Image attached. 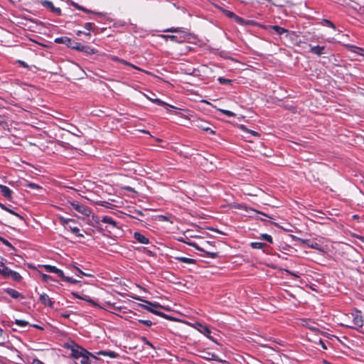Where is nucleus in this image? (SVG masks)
<instances>
[{
	"instance_id": "bf43d9fd",
	"label": "nucleus",
	"mask_w": 364,
	"mask_h": 364,
	"mask_svg": "<svg viewBox=\"0 0 364 364\" xmlns=\"http://www.w3.org/2000/svg\"><path fill=\"white\" fill-rule=\"evenodd\" d=\"M130 67H132V68H134L136 70H141V68H139V67H137V66H136V65H133L132 63L130 64Z\"/></svg>"
},
{
	"instance_id": "7c9ffc66",
	"label": "nucleus",
	"mask_w": 364,
	"mask_h": 364,
	"mask_svg": "<svg viewBox=\"0 0 364 364\" xmlns=\"http://www.w3.org/2000/svg\"><path fill=\"white\" fill-rule=\"evenodd\" d=\"M44 268L46 272H50V273H55L58 269L56 267L49 265V264L44 265Z\"/></svg>"
},
{
	"instance_id": "f03ea898",
	"label": "nucleus",
	"mask_w": 364,
	"mask_h": 364,
	"mask_svg": "<svg viewBox=\"0 0 364 364\" xmlns=\"http://www.w3.org/2000/svg\"><path fill=\"white\" fill-rule=\"evenodd\" d=\"M349 318H351V321L348 323L344 324L347 327L350 328H357L361 327L363 325V320L361 315V312L360 311H355L350 314Z\"/></svg>"
},
{
	"instance_id": "2f4dec72",
	"label": "nucleus",
	"mask_w": 364,
	"mask_h": 364,
	"mask_svg": "<svg viewBox=\"0 0 364 364\" xmlns=\"http://www.w3.org/2000/svg\"><path fill=\"white\" fill-rule=\"evenodd\" d=\"M260 238L267 241L269 243L273 242V239H272V236L268 234H262L260 235Z\"/></svg>"
},
{
	"instance_id": "aec40b11",
	"label": "nucleus",
	"mask_w": 364,
	"mask_h": 364,
	"mask_svg": "<svg viewBox=\"0 0 364 364\" xmlns=\"http://www.w3.org/2000/svg\"><path fill=\"white\" fill-rule=\"evenodd\" d=\"M72 5H73V6H75L77 9L80 10V11H84V12H85V13H93V14H97V15H98V16H100L103 15L102 13H96V12H93V11H90V10L87 9L86 8H84V7H82V6H80V5H79V4H77V3H74V2H73V3H72Z\"/></svg>"
},
{
	"instance_id": "338daca9",
	"label": "nucleus",
	"mask_w": 364,
	"mask_h": 364,
	"mask_svg": "<svg viewBox=\"0 0 364 364\" xmlns=\"http://www.w3.org/2000/svg\"><path fill=\"white\" fill-rule=\"evenodd\" d=\"M3 274V267H0V274L2 275Z\"/></svg>"
},
{
	"instance_id": "8fccbe9b",
	"label": "nucleus",
	"mask_w": 364,
	"mask_h": 364,
	"mask_svg": "<svg viewBox=\"0 0 364 364\" xmlns=\"http://www.w3.org/2000/svg\"><path fill=\"white\" fill-rule=\"evenodd\" d=\"M32 364H45L44 363H43L42 361H41L40 360L38 359H34L32 362Z\"/></svg>"
},
{
	"instance_id": "e433bc0d",
	"label": "nucleus",
	"mask_w": 364,
	"mask_h": 364,
	"mask_svg": "<svg viewBox=\"0 0 364 364\" xmlns=\"http://www.w3.org/2000/svg\"><path fill=\"white\" fill-rule=\"evenodd\" d=\"M94 26H94V24L92 23H86L84 25L85 28L87 29L89 31H93L94 30Z\"/></svg>"
},
{
	"instance_id": "603ef678",
	"label": "nucleus",
	"mask_w": 364,
	"mask_h": 364,
	"mask_svg": "<svg viewBox=\"0 0 364 364\" xmlns=\"http://www.w3.org/2000/svg\"><path fill=\"white\" fill-rule=\"evenodd\" d=\"M119 63H121L124 65H128V66H130V64H131L130 63H129L123 59H120Z\"/></svg>"
},
{
	"instance_id": "a211bd4d",
	"label": "nucleus",
	"mask_w": 364,
	"mask_h": 364,
	"mask_svg": "<svg viewBox=\"0 0 364 364\" xmlns=\"http://www.w3.org/2000/svg\"><path fill=\"white\" fill-rule=\"evenodd\" d=\"M0 267H3L2 277L5 279L9 278L11 274L10 272H11L12 270L6 267L2 262H0Z\"/></svg>"
},
{
	"instance_id": "393cba45",
	"label": "nucleus",
	"mask_w": 364,
	"mask_h": 364,
	"mask_svg": "<svg viewBox=\"0 0 364 364\" xmlns=\"http://www.w3.org/2000/svg\"><path fill=\"white\" fill-rule=\"evenodd\" d=\"M0 207H1L3 210H6V211L9 212V213L13 214V215H16V216L18 217V218H21V219H23V218H22L19 214H18L17 213L14 212L13 210H11V209H10V208H7V207H6V205H4V204L0 203Z\"/></svg>"
},
{
	"instance_id": "1a4fd4ad",
	"label": "nucleus",
	"mask_w": 364,
	"mask_h": 364,
	"mask_svg": "<svg viewBox=\"0 0 364 364\" xmlns=\"http://www.w3.org/2000/svg\"><path fill=\"white\" fill-rule=\"evenodd\" d=\"M39 300L45 306L51 308L53 306V302L51 301L49 296L45 293L40 294Z\"/></svg>"
},
{
	"instance_id": "b1692460",
	"label": "nucleus",
	"mask_w": 364,
	"mask_h": 364,
	"mask_svg": "<svg viewBox=\"0 0 364 364\" xmlns=\"http://www.w3.org/2000/svg\"><path fill=\"white\" fill-rule=\"evenodd\" d=\"M151 102L156 103V105H161V106H164L165 107L168 108V107H171V108H173V106L167 104L166 102H163L162 100H161L160 99H158V98H155L154 100H151Z\"/></svg>"
},
{
	"instance_id": "a19ab883",
	"label": "nucleus",
	"mask_w": 364,
	"mask_h": 364,
	"mask_svg": "<svg viewBox=\"0 0 364 364\" xmlns=\"http://www.w3.org/2000/svg\"><path fill=\"white\" fill-rule=\"evenodd\" d=\"M55 274H58V276L61 278L63 280L64 279V278L65 277L63 272L60 269H57V271L55 272Z\"/></svg>"
},
{
	"instance_id": "052dcab7",
	"label": "nucleus",
	"mask_w": 364,
	"mask_h": 364,
	"mask_svg": "<svg viewBox=\"0 0 364 364\" xmlns=\"http://www.w3.org/2000/svg\"><path fill=\"white\" fill-rule=\"evenodd\" d=\"M32 326H33V327H34V328H36L41 329V330H43V329L41 326H38V325H37V324H33V325H32Z\"/></svg>"
},
{
	"instance_id": "cd10ccee",
	"label": "nucleus",
	"mask_w": 364,
	"mask_h": 364,
	"mask_svg": "<svg viewBox=\"0 0 364 364\" xmlns=\"http://www.w3.org/2000/svg\"><path fill=\"white\" fill-rule=\"evenodd\" d=\"M240 129L242 130H243L244 132H245L247 133H250V134H252L253 136H259L258 132H257L255 131H253V130H250L247 127H245L244 125H242Z\"/></svg>"
},
{
	"instance_id": "72a5a7b5",
	"label": "nucleus",
	"mask_w": 364,
	"mask_h": 364,
	"mask_svg": "<svg viewBox=\"0 0 364 364\" xmlns=\"http://www.w3.org/2000/svg\"><path fill=\"white\" fill-rule=\"evenodd\" d=\"M55 42L56 43H66L68 45V42H71V39L69 38H67V37H65V38H56L55 39Z\"/></svg>"
},
{
	"instance_id": "49530a36",
	"label": "nucleus",
	"mask_w": 364,
	"mask_h": 364,
	"mask_svg": "<svg viewBox=\"0 0 364 364\" xmlns=\"http://www.w3.org/2000/svg\"><path fill=\"white\" fill-rule=\"evenodd\" d=\"M28 187H31L32 188H40V186L38 185L33 183H30L28 184Z\"/></svg>"
},
{
	"instance_id": "f8f14e48",
	"label": "nucleus",
	"mask_w": 364,
	"mask_h": 364,
	"mask_svg": "<svg viewBox=\"0 0 364 364\" xmlns=\"http://www.w3.org/2000/svg\"><path fill=\"white\" fill-rule=\"evenodd\" d=\"M0 192L5 198H11L12 191L9 187L0 184Z\"/></svg>"
},
{
	"instance_id": "a18cd8bd",
	"label": "nucleus",
	"mask_w": 364,
	"mask_h": 364,
	"mask_svg": "<svg viewBox=\"0 0 364 364\" xmlns=\"http://www.w3.org/2000/svg\"><path fill=\"white\" fill-rule=\"evenodd\" d=\"M218 81L221 83V84H228V83H230L231 82L230 80L229 79H226V78H223V77H219L218 78Z\"/></svg>"
},
{
	"instance_id": "864d4df0",
	"label": "nucleus",
	"mask_w": 364,
	"mask_h": 364,
	"mask_svg": "<svg viewBox=\"0 0 364 364\" xmlns=\"http://www.w3.org/2000/svg\"><path fill=\"white\" fill-rule=\"evenodd\" d=\"M284 271H285L287 274H290V275H292V276H294V277H299V276H298V275H296V274L295 273H294V272H291V271H289V270L285 269Z\"/></svg>"
},
{
	"instance_id": "13d9d810",
	"label": "nucleus",
	"mask_w": 364,
	"mask_h": 364,
	"mask_svg": "<svg viewBox=\"0 0 364 364\" xmlns=\"http://www.w3.org/2000/svg\"><path fill=\"white\" fill-rule=\"evenodd\" d=\"M82 33H83V32H82V31H78L77 32V35H78V36H80V34H82ZM84 34H85V35H87V36H90V33H84Z\"/></svg>"
},
{
	"instance_id": "dca6fc26",
	"label": "nucleus",
	"mask_w": 364,
	"mask_h": 364,
	"mask_svg": "<svg viewBox=\"0 0 364 364\" xmlns=\"http://www.w3.org/2000/svg\"><path fill=\"white\" fill-rule=\"evenodd\" d=\"M203 358L208 360H215L219 363H222L223 360L220 359L218 355H216L214 353L206 352L205 353V355L202 356Z\"/></svg>"
},
{
	"instance_id": "6e6d98bb",
	"label": "nucleus",
	"mask_w": 364,
	"mask_h": 364,
	"mask_svg": "<svg viewBox=\"0 0 364 364\" xmlns=\"http://www.w3.org/2000/svg\"><path fill=\"white\" fill-rule=\"evenodd\" d=\"M111 59L113 60V61H116V62H119L120 60V58H119L117 56H112L111 57Z\"/></svg>"
},
{
	"instance_id": "f704fd0d",
	"label": "nucleus",
	"mask_w": 364,
	"mask_h": 364,
	"mask_svg": "<svg viewBox=\"0 0 364 364\" xmlns=\"http://www.w3.org/2000/svg\"><path fill=\"white\" fill-rule=\"evenodd\" d=\"M351 51L358 55H362V52L364 51V50L357 46H352Z\"/></svg>"
},
{
	"instance_id": "c03bdc74",
	"label": "nucleus",
	"mask_w": 364,
	"mask_h": 364,
	"mask_svg": "<svg viewBox=\"0 0 364 364\" xmlns=\"http://www.w3.org/2000/svg\"><path fill=\"white\" fill-rule=\"evenodd\" d=\"M139 322H140L147 326H151L152 325V322L150 320L140 319V320H139Z\"/></svg>"
},
{
	"instance_id": "5701e85b",
	"label": "nucleus",
	"mask_w": 364,
	"mask_h": 364,
	"mask_svg": "<svg viewBox=\"0 0 364 364\" xmlns=\"http://www.w3.org/2000/svg\"><path fill=\"white\" fill-rule=\"evenodd\" d=\"M175 259L180 261L183 263L186 264H193L194 263L195 260L191 258L185 257H174Z\"/></svg>"
},
{
	"instance_id": "9d476101",
	"label": "nucleus",
	"mask_w": 364,
	"mask_h": 364,
	"mask_svg": "<svg viewBox=\"0 0 364 364\" xmlns=\"http://www.w3.org/2000/svg\"><path fill=\"white\" fill-rule=\"evenodd\" d=\"M310 52L317 55H321L326 53V47L320 46H311Z\"/></svg>"
},
{
	"instance_id": "4be33fe9",
	"label": "nucleus",
	"mask_w": 364,
	"mask_h": 364,
	"mask_svg": "<svg viewBox=\"0 0 364 364\" xmlns=\"http://www.w3.org/2000/svg\"><path fill=\"white\" fill-rule=\"evenodd\" d=\"M97 354L102 355H107L112 358H115L118 355L117 353L114 351H104V350L99 351L97 353Z\"/></svg>"
},
{
	"instance_id": "4c0bfd02",
	"label": "nucleus",
	"mask_w": 364,
	"mask_h": 364,
	"mask_svg": "<svg viewBox=\"0 0 364 364\" xmlns=\"http://www.w3.org/2000/svg\"><path fill=\"white\" fill-rule=\"evenodd\" d=\"M63 281H65V282H70L71 284H76L78 282L77 280L72 278V277H66L64 278Z\"/></svg>"
},
{
	"instance_id": "412c9836",
	"label": "nucleus",
	"mask_w": 364,
	"mask_h": 364,
	"mask_svg": "<svg viewBox=\"0 0 364 364\" xmlns=\"http://www.w3.org/2000/svg\"><path fill=\"white\" fill-rule=\"evenodd\" d=\"M10 273L11 274H10L9 278L12 279V280H14L15 282H21V281L22 277L21 276V274L18 272L12 270V272Z\"/></svg>"
},
{
	"instance_id": "0e129e2a",
	"label": "nucleus",
	"mask_w": 364,
	"mask_h": 364,
	"mask_svg": "<svg viewBox=\"0 0 364 364\" xmlns=\"http://www.w3.org/2000/svg\"><path fill=\"white\" fill-rule=\"evenodd\" d=\"M194 246L196 247V248L197 250H200V251H203V250L202 248H200V247H198V246H196V245H194Z\"/></svg>"
},
{
	"instance_id": "69168bd1",
	"label": "nucleus",
	"mask_w": 364,
	"mask_h": 364,
	"mask_svg": "<svg viewBox=\"0 0 364 364\" xmlns=\"http://www.w3.org/2000/svg\"><path fill=\"white\" fill-rule=\"evenodd\" d=\"M84 275L87 276V277H92V276L91 274H89V273H85Z\"/></svg>"
},
{
	"instance_id": "0eeeda50",
	"label": "nucleus",
	"mask_w": 364,
	"mask_h": 364,
	"mask_svg": "<svg viewBox=\"0 0 364 364\" xmlns=\"http://www.w3.org/2000/svg\"><path fill=\"white\" fill-rule=\"evenodd\" d=\"M196 126L203 131L210 132L212 134H215V132L208 127V124L206 122L197 120L196 122Z\"/></svg>"
},
{
	"instance_id": "6e6552de",
	"label": "nucleus",
	"mask_w": 364,
	"mask_h": 364,
	"mask_svg": "<svg viewBox=\"0 0 364 364\" xmlns=\"http://www.w3.org/2000/svg\"><path fill=\"white\" fill-rule=\"evenodd\" d=\"M73 49L77 50H80L85 52L88 54H94L95 53V50L93 48H91L89 46H82L81 43H76V46H73Z\"/></svg>"
},
{
	"instance_id": "20e7f679",
	"label": "nucleus",
	"mask_w": 364,
	"mask_h": 364,
	"mask_svg": "<svg viewBox=\"0 0 364 364\" xmlns=\"http://www.w3.org/2000/svg\"><path fill=\"white\" fill-rule=\"evenodd\" d=\"M70 205L79 213L82 214L84 216H90L92 213L91 209L77 201H68Z\"/></svg>"
},
{
	"instance_id": "bb28decb",
	"label": "nucleus",
	"mask_w": 364,
	"mask_h": 364,
	"mask_svg": "<svg viewBox=\"0 0 364 364\" xmlns=\"http://www.w3.org/2000/svg\"><path fill=\"white\" fill-rule=\"evenodd\" d=\"M15 324H16L19 327H26L29 325L28 322L21 319H16L14 321Z\"/></svg>"
},
{
	"instance_id": "ddd939ff",
	"label": "nucleus",
	"mask_w": 364,
	"mask_h": 364,
	"mask_svg": "<svg viewBox=\"0 0 364 364\" xmlns=\"http://www.w3.org/2000/svg\"><path fill=\"white\" fill-rule=\"evenodd\" d=\"M134 237L138 242L141 244H148L149 242L147 237L139 232H134Z\"/></svg>"
},
{
	"instance_id": "2eb2a0df",
	"label": "nucleus",
	"mask_w": 364,
	"mask_h": 364,
	"mask_svg": "<svg viewBox=\"0 0 364 364\" xmlns=\"http://www.w3.org/2000/svg\"><path fill=\"white\" fill-rule=\"evenodd\" d=\"M102 222L104 223L109 224L113 229L117 228V223L111 217L105 215L102 217Z\"/></svg>"
},
{
	"instance_id": "f3484780",
	"label": "nucleus",
	"mask_w": 364,
	"mask_h": 364,
	"mask_svg": "<svg viewBox=\"0 0 364 364\" xmlns=\"http://www.w3.org/2000/svg\"><path fill=\"white\" fill-rule=\"evenodd\" d=\"M5 291L7 294L14 299L23 298V296L18 291L14 289L9 288L6 289Z\"/></svg>"
},
{
	"instance_id": "c756f323",
	"label": "nucleus",
	"mask_w": 364,
	"mask_h": 364,
	"mask_svg": "<svg viewBox=\"0 0 364 364\" xmlns=\"http://www.w3.org/2000/svg\"><path fill=\"white\" fill-rule=\"evenodd\" d=\"M70 230L74 234H75L77 237H83V235L80 233V229L77 227H71L69 226Z\"/></svg>"
},
{
	"instance_id": "e2e57ef3",
	"label": "nucleus",
	"mask_w": 364,
	"mask_h": 364,
	"mask_svg": "<svg viewBox=\"0 0 364 364\" xmlns=\"http://www.w3.org/2000/svg\"><path fill=\"white\" fill-rule=\"evenodd\" d=\"M320 343H321V344L322 346V348H324V349H326V347L325 344L323 343V341H320Z\"/></svg>"
},
{
	"instance_id": "37998d69",
	"label": "nucleus",
	"mask_w": 364,
	"mask_h": 364,
	"mask_svg": "<svg viewBox=\"0 0 364 364\" xmlns=\"http://www.w3.org/2000/svg\"><path fill=\"white\" fill-rule=\"evenodd\" d=\"M0 241L4 244L5 245L8 246V247H11L12 245L11 244V242H9L7 240L4 239V237H1L0 236Z\"/></svg>"
},
{
	"instance_id": "423d86ee",
	"label": "nucleus",
	"mask_w": 364,
	"mask_h": 364,
	"mask_svg": "<svg viewBox=\"0 0 364 364\" xmlns=\"http://www.w3.org/2000/svg\"><path fill=\"white\" fill-rule=\"evenodd\" d=\"M296 240L297 241H299L300 243L304 244L311 248H313V249H315L317 250H321V245L316 242H312L310 240H304V239H301L299 237H296Z\"/></svg>"
},
{
	"instance_id": "58836bf2",
	"label": "nucleus",
	"mask_w": 364,
	"mask_h": 364,
	"mask_svg": "<svg viewBox=\"0 0 364 364\" xmlns=\"http://www.w3.org/2000/svg\"><path fill=\"white\" fill-rule=\"evenodd\" d=\"M82 299H84L85 301L89 302L90 304H91L93 306H98L93 299H90L87 296H85V297H84Z\"/></svg>"
},
{
	"instance_id": "7ed1b4c3",
	"label": "nucleus",
	"mask_w": 364,
	"mask_h": 364,
	"mask_svg": "<svg viewBox=\"0 0 364 364\" xmlns=\"http://www.w3.org/2000/svg\"><path fill=\"white\" fill-rule=\"evenodd\" d=\"M165 31L180 33V34L178 36V35L163 36L164 38H169L172 41H175V42L181 43L184 42L187 36L186 32L182 31L180 28H168V29L166 30Z\"/></svg>"
},
{
	"instance_id": "680f3d73",
	"label": "nucleus",
	"mask_w": 364,
	"mask_h": 364,
	"mask_svg": "<svg viewBox=\"0 0 364 364\" xmlns=\"http://www.w3.org/2000/svg\"><path fill=\"white\" fill-rule=\"evenodd\" d=\"M75 268H76V269L79 272V273H80V274L84 275L85 272H83L82 270H80V269L79 268H77V267H75Z\"/></svg>"
},
{
	"instance_id": "a878e982",
	"label": "nucleus",
	"mask_w": 364,
	"mask_h": 364,
	"mask_svg": "<svg viewBox=\"0 0 364 364\" xmlns=\"http://www.w3.org/2000/svg\"><path fill=\"white\" fill-rule=\"evenodd\" d=\"M277 34L282 35L284 33L287 32V30L285 28L280 27L279 26H272L271 27Z\"/></svg>"
},
{
	"instance_id": "3c124183",
	"label": "nucleus",
	"mask_w": 364,
	"mask_h": 364,
	"mask_svg": "<svg viewBox=\"0 0 364 364\" xmlns=\"http://www.w3.org/2000/svg\"><path fill=\"white\" fill-rule=\"evenodd\" d=\"M211 258H215L217 257V253L215 252H206Z\"/></svg>"
},
{
	"instance_id": "f257e3e1",
	"label": "nucleus",
	"mask_w": 364,
	"mask_h": 364,
	"mask_svg": "<svg viewBox=\"0 0 364 364\" xmlns=\"http://www.w3.org/2000/svg\"><path fill=\"white\" fill-rule=\"evenodd\" d=\"M65 347L70 349L71 355L76 359L81 358L84 355L90 354L87 350L73 342L70 344H66Z\"/></svg>"
},
{
	"instance_id": "c9c22d12",
	"label": "nucleus",
	"mask_w": 364,
	"mask_h": 364,
	"mask_svg": "<svg viewBox=\"0 0 364 364\" xmlns=\"http://www.w3.org/2000/svg\"><path fill=\"white\" fill-rule=\"evenodd\" d=\"M60 223L63 225H67L69 222H75L74 220L73 219H70V218H65L63 217H60Z\"/></svg>"
},
{
	"instance_id": "39448f33",
	"label": "nucleus",
	"mask_w": 364,
	"mask_h": 364,
	"mask_svg": "<svg viewBox=\"0 0 364 364\" xmlns=\"http://www.w3.org/2000/svg\"><path fill=\"white\" fill-rule=\"evenodd\" d=\"M144 302L145 303V304H141V306L146 309L147 311H150V312H152L156 315H163L162 313L156 311L155 309L156 308H158V307H160V305L157 303H151L150 301H144Z\"/></svg>"
},
{
	"instance_id": "9b49d317",
	"label": "nucleus",
	"mask_w": 364,
	"mask_h": 364,
	"mask_svg": "<svg viewBox=\"0 0 364 364\" xmlns=\"http://www.w3.org/2000/svg\"><path fill=\"white\" fill-rule=\"evenodd\" d=\"M42 4L44 6L49 8L51 11H53V13H55L58 15H60L61 13L60 9L55 7L53 6V4L50 1L44 0L43 1H42Z\"/></svg>"
},
{
	"instance_id": "c85d7f7f",
	"label": "nucleus",
	"mask_w": 364,
	"mask_h": 364,
	"mask_svg": "<svg viewBox=\"0 0 364 364\" xmlns=\"http://www.w3.org/2000/svg\"><path fill=\"white\" fill-rule=\"evenodd\" d=\"M264 246V243L259 242H254L251 243V247L254 249H262Z\"/></svg>"
},
{
	"instance_id": "de8ad7c7",
	"label": "nucleus",
	"mask_w": 364,
	"mask_h": 364,
	"mask_svg": "<svg viewBox=\"0 0 364 364\" xmlns=\"http://www.w3.org/2000/svg\"><path fill=\"white\" fill-rule=\"evenodd\" d=\"M76 43H77L71 40V42L68 43V46L73 48V46H76Z\"/></svg>"
},
{
	"instance_id": "774afa93",
	"label": "nucleus",
	"mask_w": 364,
	"mask_h": 364,
	"mask_svg": "<svg viewBox=\"0 0 364 364\" xmlns=\"http://www.w3.org/2000/svg\"><path fill=\"white\" fill-rule=\"evenodd\" d=\"M308 328H309L310 329H312V330H314L315 328L314 327H312L311 325H309V326H307Z\"/></svg>"
},
{
	"instance_id": "6ab92c4d",
	"label": "nucleus",
	"mask_w": 364,
	"mask_h": 364,
	"mask_svg": "<svg viewBox=\"0 0 364 364\" xmlns=\"http://www.w3.org/2000/svg\"><path fill=\"white\" fill-rule=\"evenodd\" d=\"M92 357L94 358H96L95 355H93L91 353L90 354L84 355L80 359L81 364H92V361L90 358V357Z\"/></svg>"
},
{
	"instance_id": "79ce46f5",
	"label": "nucleus",
	"mask_w": 364,
	"mask_h": 364,
	"mask_svg": "<svg viewBox=\"0 0 364 364\" xmlns=\"http://www.w3.org/2000/svg\"><path fill=\"white\" fill-rule=\"evenodd\" d=\"M55 274H58V276L61 278L63 280L64 279V278L65 277L63 272L60 269H57V271L55 272Z\"/></svg>"
},
{
	"instance_id": "ea45409f",
	"label": "nucleus",
	"mask_w": 364,
	"mask_h": 364,
	"mask_svg": "<svg viewBox=\"0 0 364 364\" xmlns=\"http://www.w3.org/2000/svg\"><path fill=\"white\" fill-rule=\"evenodd\" d=\"M237 208H240V209H245L247 213L252 211V212H256L254 209H252V208H248L247 207L245 206V205H237Z\"/></svg>"
},
{
	"instance_id": "4468645a",
	"label": "nucleus",
	"mask_w": 364,
	"mask_h": 364,
	"mask_svg": "<svg viewBox=\"0 0 364 364\" xmlns=\"http://www.w3.org/2000/svg\"><path fill=\"white\" fill-rule=\"evenodd\" d=\"M196 325L198 326L200 328H198V330L201 333L204 334L208 338L212 339V338L210 336L211 331L207 326H203L202 324H200L199 323H196Z\"/></svg>"
},
{
	"instance_id": "4d7b16f0",
	"label": "nucleus",
	"mask_w": 364,
	"mask_h": 364,
	"mask_svg": "<svg viewBox=\"0 0 364 364\" xmlns=\"http://www.w3.org/2000/svg\"><path fill=\"white\" fill-rule=\"evenodd\" d=\"M18 63H19V64H21L24 68H27L28 67V65L25 62H23V61L18 60Z\"/></svg>"
},
{
	"instance_id": "5fc2aeb1",
	"label": "nucleus",
	"mask_w": 364,
	"mask_h": 364,
	"mask_svg": "<svg viewBox=\"0 0 364 364\" xmlns=\"http://www.w3.org/2000/svg\"><path fill=\"white\" fill-rule=\"evenodd\" d=\"M60 316L65 318H68L70 317V314L68 313H62Z\"/></svg>"
},
{
	"instance_id": "473e14b6",
	"label": "nucleus",
	"mask_w": 364,
	"mask_h": 364,
	"mask_svg": "<svg viewBox=\"0 0 364 364\" xmlns=\"http://www.w3.org/2000/svg\"><path fill=\"white\" fill-rule=\"evenodd\" d=\"M218 110L219 112H222L223 114H225L228 117H231L235 116V114L231 111L223 109H219Z\"/></svg>"
},
{
	"instance_id": "09e8293b",
	"label": "nucleus",
	"mask_w": 364,
	"mask_h": 364,
	"mask_svg": "<svg viewBox=\"0 0 364 364\" xmlns=\"http://www.w3.org/2000/svg\"><path fill=\"white\" fill-rule=\"evenodd\" d=\"M325 21H326V23H327V25L328 26H330V27H331L333 28H335V25L331 21H330L328 20H326Z\"/></svg>"
}]
</instances>
